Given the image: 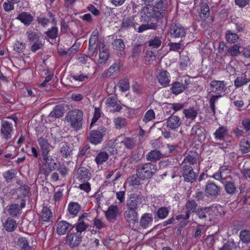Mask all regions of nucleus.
I'll return each instance as SVG.
<instances>
[{"instance_id":"69168bd1","label":"nucleus","mask_w":250,"mask_h":250,"mask_svg":"<svg viewBox=\"0 0 250 250\" xmlns=\"http://www.w3.org/2000/svg\"><path fill=\"white\" fill-rule=\"evenodd\" d=\"M189 59L187 56H181L179 60L180 68L181 70L186 69L189 64Z\"/></svg>"},{"instance_id":"49530a36","label":"nucleus","mask_w":250,"mask_h":250,"mask_svg":"<svg viewBox=\"0 0 250 250\" xmlns=\"http://www.w3.org/2000/svg\"><path fill=\"white\" fill-rule=\"evenodd\" d=\"M44 163L46 164L50 168L54 170L57 168V163L55 160L49 154L42 157Z\"/></svg>"},{"instance_id":"7ed1b4c3","label":"nucleus","mask_w":250,"mask_h":250,"mask_svg":"<svg viewBox=\"0 0 250 250\" xmlns=\"http://www.w3.org/2000/svg\"><path fill=\"white\" fill-rule=\"evenodd\" d=\"M156 171V166L151 162L140 164L136 167V173L143 180L151 179Z\"/></svg>"},{"instance_id":"412c9836","label":"nucleus","mask_w":250,"mask_h":250,"mask_svg":"<svg viewBox=\"0 0 250 250\" xmlns=\"http://www.w3.org/2000/svg\"><path fill=\"white\" fill-rule=\"evenodd\" d=\"M106 104L109 107L113 108V112H120L122 109V104L114 96L109 97L106 100Z\"/></svg>"},{"instance_id":"2eb2a0df","label":"nucleus","mask_w":250,"mask_h":250,"mask_svg":"<svg viewBox=\"0 0 250 250\" xmlns=\"http://www.w3.org/2000/svg\"><path fill=\"white\" fill-rule=\"evenodd\" d=\"M25 201H23L20 205L13 203L8 206L7 212L10 216L16 217L19 216L21 213V208L25 207Z\"/></svg>"},{"instance_id":"13d9d810","label":"nucleus","mask_w":250,"mask_h":250,"mask_svg":"<svg viewBox=\"0 0 250 250\" xmlns=\"http://www.w3.org/2000/svg\"><path fill=\"white\" fill-rule=\"evenodd\" d=\"M162 44V38L155 37L148 42V46L154 48H159Z\"/></svg>"},{"instance_id":"c85d7f7f","label":"nucleus","mask_w":250,"mask_h":250,"mask_svg":"<svg viewBox=\"0 0 250 250\" xmlns=\"http://www.w3.org/2000/svg\"><path fill=\"white\" fill-rule=\"evenodd\" d=\"M26 36L28 41L32 43L41 41L42 35L40 32L28 30L26 32Z\"/></svg>"},{"instance_id":"79ce46f5","label":"nucleus","mask_w":250,"mask_h":250,"mask_svg":"<svg viewBox=\"0 0 250 250\" xmlns=\"http://www.w3.org/2000/svg\"><path fill=\"white\" fill-rule=\"evenodd\" d=\"M185 207L186 208V212H188L190 215L191 213H194L196 211L197 207V204L193 199L188 200L187 201L185 204Z\"/></svg>"},{"instance_id":"2f4dec72","label":"nucleus","mask_w":250,"mask_h":250,"mask_svg":"<svg viewBox=\"0 0 250 250\" xmlns=\"http://www.w3.org/2000/svg\"><path fill=\"white\" fill-rule=\"evenodd\" d=\"M64 107L62 104L57 105L50 112L48 116V118H59L62 116L64 113Z\"/></svg>"},{"instance_id":"5701e85b","label":"nucleus","mask_w":250,"mask_h":250,"mask_svg":"<svg viewBox=\"0 0 250 250\" xmlns=\"http://www.w3.org/2000/svg\"><path fill=\"white\" fill-rule=\"evenodd\" d=\"M250 82V74L245 73L236 78L234 81V85L236 88H239L247 84Z\"/></svg>"},{"instance_id":"1a4fd4ad","label":"nucleus","mask_w":250,"mask_h":250,"mask_svg":"<svg viewBox=\"0 0 250 250\" xmlns=\"http://www.w3.org/2000/svg\"><path fill=\"white\" fill-rule=\"evenodd\" d=\"M38 142L40 146L42 157L49 154V152L53 149V146L49 143L46 136L43 135L38 138Z\"/></svg>"},{"instance_id":"f3484780","label":"nucleus","mask_w":250,"mask_h":250,"mask_svg":"<svg viewBox=\"0 0 250 250\" xmlns=\"http://www.w3.org/2000/svg\"><path fill=\"white\" fill-rule=\"evenodd\" d=\"M87 215V213H84L79 217L76 226V230L78 234L80 233L81 234L82 232L85 231L88 228L89 225L87 223L88 221Z\"/></svg>"},{"instance_id":"7c9ffc66","label":"nucleus","mask_w":250,"mask_h":250,"mask_svg":"<svg viewBox=\"0 0 250 250\" xmlns=\"http://www.w3.org/2000/svg\"><path fill=\"white\" fill-rule=\"evenodd\" d=\"M17 19L20 20L24 25L28 26L33 21V17L30 13L23 12L19 14Z\"/></svg>"},{"instance_id":"aec40b11","label":"nucleus","mask_w":250,"mask_h":250,"mask_svg":"<svg viewBox=\"0 0 250 250\" xmlns=\"http://www.w3.org/2000/svg\"><path fill=\"white\" fill-rule=\"evenodd\" d=\"M135 18L134 16L125 17L122 20L121 29L125 30L133 28L135 29L138 23L135 21Z\"/></svg>"},{"instance_id":"4468645a","label":"nucleus","mask_w":250,"mask_h":250,"mask_svg":"<svg viewBox=\"0 0 250 250\" xmlns=\"http://www.w3.org/2000/svg\"><path fill=\"white\" fill-rule=\"evenodd\" d=\"M104 132V129L102 128H99L97 130H91L88 137L89 142L94 145L100 144L103 140Z\"/></svg>"},{"instance_id":"dca6fc26","label":"nucleus","mask_w":250,"mask_h":250,"mask_svg":"<svg viewBox=\"0 0 250 250\" xmlns=\"http://www.w3.org/2000/svg\"><path fill=\"white\" fill-rule=\"evenodd\" d=\"M82 241V236L80 234L77 233H70L67 234L66 238V244L71 248L78 246Z\"/></svg>"},{"instance_id":"f8f14e48","label":"nucleus","mask_w":250,"mask_h":250,"mask_svg":"<svg viewBox=\"0 0 250 250\" xmlns=\"http://www.w3.org/2000/svg\"><path fill=\"white\" fill-rule=\"evenodd\" d=\"M142 197L136 193L131 194L126 201V206L128 208L137 210L142 204Z\"/></svg>"},{"instance_id":"0eeeda50","label":"nucleus","mask_w":250,"mask_h":250,"mask_svg":"<svg viewBox=\"0 0 250 250\" xmlns=\"http://www.w3.org/2000/svg\"><path fill=\"white\" fill-rule=\"evenodd\" d=\"M98 45L99 53L97 65L100 67L106 62L109 59L110 54L108 47L104 42H100Z\"/></svg>"},{"instance_id":"e2e57ef3","label":"nucleus","mask_w":250,"mask_h":250,"mask_svg":"<svg viewBox=\"0 0 250 250\" xmlns=\"http://www.w3.org/2000/svg\"><path fill=\"white\" fill-rule=\"evenodd\" d=\"M236 248V246L234 240L230 239L227 241L220 250H234Z\"/></svg>"},{"instance_id":"ddd939ff","label":"nucleus","mask_w":250,"mask_h":250,"mask_svg":"<svg viewBox=\"0 0 250 250\" xmlns=\"http://www.w3.org/2000/svg\"><path fill=\"white\" fill-rule=\"evenodd\" d=\"M193 168L191 166H182L181 172L185 182L192 183L195 180L196 175Z\"/></svg>"},{"instance_id":"58836bf2","label":"nucleus","mask_w":250,"mask_h":250,"mask_svg":"<svg viewBox=\"0 0 250 250\" xmlns=\"http://www.w3.org/2000/svg\"><path fill=\"white\" fill-rule=\"evenodd\" d=\"M205 131L204 128L200 125L199 123H196L191 128V135L194 137H200Z\"/></svg>"},{"instance_id":"5fc2aeb1","label":"nucleus","mask_w":250,"mask_h":250,"mask_svg":"<svg viewBox=\"0 0 250 250\" xmlns=\"http://www.w3.org/2000/svg\"><path fill=\"white\" fill-rule=\"evenodd\" d=\"M141 47L142 46L140 44L135 43L134 45L132 53V57L133 61L135 62L138 60L142 51Z\"/></svg>"},{"instance_id":"bb28decb","label":"nucleus","mask_w":250,"mask_h":250,"mask_svg":"<svg viewBox=\"0 0 250 250\" xmlns=\"http://www.w3.org/2000/svg\"><path fill=\"white\" fill-rule=\"evenodd\" d=\"M153 222L152 214L146 213L142 215L140 220V225L143 229L147 228Z\"/></svg>"},{"instance_id":"a19ab883","label":"nucleus","mask_w":250,"mask_h":250,"mask_svg":"<svg viewBox=\"0 0 250 250\" xmlns=\"http://www.w3.org/2000/svg\"><path fill=\"white\" fill-rule=\"evenodd\" d=\"M113 123L115 127L118 129H121L125 127L127 125V120L125 118L122 117H118L113 120Z\"/></svg>"},{"instance_id":"052dcab7","label":"nucleus","mask_w":250,"mask_h":250,"mask_svg":"<svg viewBox=\"0 0 250 250\" xmlns=\"http://www.w3.org/2000/svg\"><path fill=\"white\" fill-rule=\"evenodd\" d=\"M170 51H179L184 48V44L182 42H170L168 44Z\"/></svg>"},{"instance_id":"864d4df0","label":"nucleus","mask_w":250,"mask_h":250,"mask_svg":"<svg viewBox=\"0 0 250 250\" xmlns=\"http://www.w3.org/2000/svg\"><path fill=\"white\" fill-rule=\"evenodd\" d=\"M231 169V167L226 165H223L220 167L219 171H220L224 180L230 176Z\"/></svg>"},{"instance_id":"4d7b16f0","label":"nucleus","mask_w":250,"mask_h":250,"mask_svg":"<svg viewBox=\"0 0 250 250\" xmlns=\"http://www.w3.org/2000/svg\"><path fill=\"white\" fill-rule=\"evenodd\" d=\"M226 37L227 41L230 43H235L239 39L238 35L232 32L230 30H228L226 32Z\"/></svg>"},{"instance_id":"a211bd4d","label":"nucleus","mask_w":250,"mask_h":250,"mask_svg":"<svg viewBox=\"0 0 250 250\" xmlns=\"http://www.w3.org/2000/svg\"><path fill=\"white\" fill-rule=\"evenodd\" d=\"M73 228L74 226L72 224L62 220L57 222L56 231L59 235H64Z\"/></svg>"},{"instance_id":"423d86ee","label":"nucleus","mask_w":250,"mask_h":250,"mask_svg":"<svg viewBox=\"0 0 250 250\" xmlns=\"http://www.w3.org/2000/svg\"><path fill=\"white\" fill-rule=\"evenodd\" d=\"M14 131L13 124L7 121H2L0 129V136L4 140L10 139Z\"/></svg>"},{"instance_id":"774afa93","label":"nucleus","mask_w":250,"mask_h":250,"mask_svg":"<svg viewBox=\"0 0 250 250\" xmlns=\"http://www.w3.org/2000/svg\"><path fill=\"white\" fill-rule=\"evenodd\" d=\"M155 118V112L152 109H149L145 114L143 121L146 123L150 122Z\"/></svg>"},{"instance_id":"6e6552de","label":"nucleus","mask_w":250,"mask_h":250,"mask_svg":"<svg viewBox=\"0 0 250 250\" xmlns=\"http://www.w3.org/2000/svg\"><path fill=\"white\" fill-rule=\"evenodd\" d=\"M200 155L195 151H189L185 157L182 166H194L200 163Z\"/></svg>"},{"instance_id":"6ab92c4d","label":"nucleus","mask_w":250,"mask_h":250,"mask_svg":"<svg viewBox=\"0 0 250 250\" xmlns=\"http://www.w3.org/2000/svg\"><path fill=\"white\" fill-rule=\"evenodd\" d=\"M166 121L167 127L172 130L178 128L182 123L180 118L174 115H171L166 119Z\"/></svg>"},{"instance_id":"f257e3e1","label":"nucleus","mask_w":250,"mask_h":250,"mask_svg":"<svg viewBox=\"0 0 250 250\" xmlns=\"http://www.w3.org/2000/svg\"><path fill=\"white\" fill-rule=\"evenodd\" d=\"M167 6V0H158L155 2L152 9L147 7H144L141 12L142 20L148 21L151 18L162 19L165 15Z\"/></svg>"},{"instance_id":"de8ad7c7","label":"nucleus","mask_w":250,"mask_h":250,"mask_svg":"<svg viewBox=\"0 0 250 250\" xmlns=\"http://www.w3.org/2000/svg\"><path fill=\"white\" fill-rule=\"evenodd\" d=\"M52 217L51 210L47 207H43L42 209V219L44 222H49Z\"/></svg>"},{"instance_id":"8fccbe9b","label":"nucleus","mask_w":250,"mask_h":250,"mask_svg":"<svg viewBox=\"0 0 250 250\" xmlns=\"http://www.w3.org/2000/svg\"><path fill=\"white\" fill-rule=\"evenodd\" d=\"M224 188L225 191L229 194H234L236 192V187L232 182H226L224 184Z\"/></svg>"},{"instance_id":"e433bc0d","label":"nucleus","mask_w":250,"mask_h":250,"mask_svg":"<svg viewBox=\"0 0 250 250\" xmlns=\"http://www.w3.org/2000/svg\"><path fill=\"white\" fill-rule=\"evenodd\" d=\"M17 245L20 250H34L32 247L29 246V241L25 237H20L18 239Z\"/></svg>"},{"instance_id":"cd10ccee","label":"nucleus","mask_w":250,"mask_h":250,"mask_svg":"<svg viewBox=\"0 0 250 250\" xmlns=\"http://www.w3.org/2000/svg\"><path fill=\"white\" fill-rule=\"evenodd\" d=\"M90 178V173L87 168L84 167L79 168L77 171V179L80 182H85Z\"/></svg>"},{"instance_id":"39448f33","label":"nucleus","mask_w":250,"mask_h":250,"mask_svg":"<svg viewBox=\"0 0 250 250\" xmlns=\"http://www.w3.org/2000/svg\"><path fill=\"white\" fill-rule=\"evenodd\" d=\"M99 34L97 30L94 31L90 36L89 41V46L88 48V55L90 57H94L96 55V50L98 48V44L100 42H104L99 41Z\"/></svg>"},{"instance_id":"f704fd0d","label":"nucleus","mask_w":250,"mask_h":250,"mask_svg":"<svg viewBox=\"0 0 250 250\" xmlns=\"http://www.w3.org/2000/svg\"><path fill=\"white\" fill-rule=\"evenodd\" d=\"M109 155L106 152L101 151L96 156L95 161L98 166L102 165L107 161Z\"/></svg>"},{"instance_id":"c9c22d12","label":"nucleus","mask_w":250,"mask_h":250,"mask_svg":"<svg viewBox=\"0 0 250 250\" xmlns=\"http://www.w3.org/2000/svg\"><path fill=\"white\" fill-rule=\"evenodd\" d=\"M162 154L158 150H153L148 152L146 156V159L148 161L156 162L162 158Z\"/></svg>"},{"instance_id":"72a5a7b5","label":"nucleus","mask_w":250,"mask_h":250,"mask_svg":"<svg viewBox=\"0 0 250 250\" xmlns=\"http://www.w3.org/2000/svg\"><path fill=\"white\" fill-rule=\"evenodd\" d=\"M59 146L60 152L62 157L67 158L70 155L72 152V148L67 143L65 142H61Z\"/></svg>"},{"instance_id":"a18cd8bd","label":"nucleus","mask_w":250,"mask_h":250,"mask_svg":"<svg viewBox=\"0 0 250 250\" xmlns=\"http://www.w3.org/2000/svg\"><path fill=\"white\" fill-rule=\"evenodd\" d=\"M223 97V95H211L209 99V106L211 110V112L213 115H214L215 114V103L218 101L220 98Z\"/></svg>"},{"instance_id":"3c124183","label":"nucleus","mask_w":250,"mask_h":250,"mask_svg":"<svg viewBox=\"0 0 250 250\" xmlns=\"http://www.w3.org/2000/svg\"><path fill=\"white\" fill-rule=\"evenodd\" d=\"M141 180H142L141 178L136 173L130 176L127 181L130 186L134 187L138 186L141 184Z\"/></svg>"},{"instance_id":"6e6d98bb","label":"nucleus","mask_w":250,"mask_h":250,"mask_svg":"<svg viewBox=\"0 0 250 250\" xmlns=\"http://www.w3.org/2000/svg\"><path fill=\"white\" fill-rule=\"evenodd\" d=\"M240 240L245 243L250 242V230L243 229L240 232Z\"/></svg>"},{"instance_id":"20e7f679","label":"nucleus","mask_w":250,"mask_h":250,"mask_svg":"<svg viewBox=\"0 0 250 250\" xmlns=\"http://www.w3.org/2000/svg\"><path fill=\"white\" fill-rule=\"evenodd\" d=\"M209 87L210 92L223 96L228 91L229 87L224 81L213 80L209 83Z\"/></svg>"},{"instance_id":"473e14b6","label":"nucleus","mask_w":250,"mask_h":250,"mask_svg":"<svg viewBox=\"0 0 250 250\" xmlns=\"http://www.w3.org/2000/svg\"><path fill=\"white\" fill-rule=\"evenodd\" d=\"M198 110L194 106L189 107L188 108L183 110V114L185 117L188 119L194 121L198 115Z\"/></svg>"},{"instance_id":"09e8293b","label":"nucleus","mask_w":250,"mask_h":250,"mask_svg":"<svg viewBox=\"0 0 250 250\" xmlns=\"http://www.w3.org/2000/svg\"><path fill=\"white\" fill-rule=\"evenodd\" d=\"M211 208L210 207L202 208L198 209L195 212L200 219L206 220L208 214H209Z\"/></svg>"},{"instance_id":"37998d69","label":"nucleus","mask_w":250,"mask_h":250,"mask_svg":"<svg viewBox=\"0 0 250 250\" xmlns=\"http://www.w3.org/2000/svg\"><path fill=\"white\" fill-rule=\"evenodd\" d=\"M121 143L124 145L128 149H132L135 148L136 142L132 137H125Z\"/></svg>"},{"instance_id":"ea45409f","label":"nucleus","mask_w":250,"mask_h":250,"mask_svg":"<svg viewBox=\"0 0 250 250\" xmlns=\"http://www.w3.org/2000/svg\"><path fill=\"white\" fill-rule=\"evenodd\" d=\"M240 149L242 153H247L250 151V139L244 138L239 144Z\"/></svg>"},{"instance_id":"603ef678","label":"nucleus","mask_w":250,"mask_h":250,"mask_svg":"<svg viewBox=\"0 0 250 250\" xmlns=\"http://www.w3.org/2000/svg\"><path fill=\"white\" fill-rule=\"evenodd\" d=\"M114 48L121 52V54H124L125 44L122 39H116L113 42Z\"/></svg>"},{"instance_id":"bf43d9fd","label":"nucleus","mask_w":250,"mask_h":250,"mask_svg":"<svg viewBox=\"0 0 250 250\" xmlns=\"http://www.w3.org/2000/svg\"><path fill=\"white\" fill-rule=\"evenodd\" d=\"M53 170H54L50 168L45 163L42 165H39L40 173L41 174H43L45 177L48 176L49 175L50 173Z\"/></svg>"},{"instance_id":"4be33fe9","label":"nucleus","mask_w":250,"mask_h":250,"mask_svg":"<svg viewBox=\"0 0 250 250\" xmlns=\"http://www.w3.org/2000/svg\"><path fill=\"white\" fill-rule=\"evenodd\" d=\"M138 213L137 210L127 208V209L124 213L125 220L129 223L135 224L138 222Z\"/></svg>"},{"instance_id":"338daca9","label":"nucleus","mask_w":250,"mask_h":250,"mask_svg":"<svg viewBox=\"0 0 250 250\" xmlns=\"http://www.w3.org/2000/svg\"><path fill=\"white\" fill-rule=\"evenodd\" d=\"M119 87L122 91L124 92L129 89V82L127 79H124L119 82Z\"/></svg>"},{"instance_id":"9b49d317","label":"nucleus","mask_w":250,"mask_h":250,"mask_svg":"<svg viewBox=\"0 0 250 250\" xmlns=\"http://www.w3.org/2000/svg\"><path fill=\"white\" fill-rule=\"evenodd\" d=\"M169 33L173 38H182L185 36L186 29L180 23H173L170 26Z\"/></svg>"},{"instance_id":"680f3d73","label":"nucleus","mask_w":250,"mask_h":250,"mask_svg":"<svg viewBox=\"0 0 250 250\" xmlns=\"http://www.w3.org/2000/svg\"><path fill=\"white\" fill-rule=\"evenodd\" d=\"M155 60V56L154 53L147 50L145 56V63L146 64H150L153 62Z\"/></svg>"},{"instance_id":"0e129e2a","label":"nucleus","mask_w":250,"mask_h":250,"mask_svg":"<svg viewBox=\"0 0 250 250\" xmlns=\"http://www.w3.org/2000/svg\"><path fill=\"white\" fill-rule=\"evenodd\" d=\"M120 70V66L117 63H114L111 65L107 70L106 75L109 77L117 74Z\"/></svg>"},{"instance_id":"a878e982","label":"nucleus","mask_w":250,"mask_h":250,"mask_svg":"<svg viewBox=\"0 0 250 250\" xmlns=\"http://www.w3.org/2000/svg\"><path fill=\"white\" fill-rule=\"evenodd\" d=\"M159 83L163 86L166 87L170 83V75L166 70H162L160 72L157 76Z\"/></svg>"},{"instance_id":"393cba45","label":"nucleus","mask_w":250,"mask_h":250,"mask_svg":"<svg viewBox=\"0 0 250 250\" xmlns=\"http://www.w3.org/2000/svg\"><path fill=\"white\" fill-rule=\"evenodd\" d=\"M229 129L227 126H221L213 133L216 140H223L228 135Z\"/></svg>"},{"instance_id":"f03ea898","label":"nucleus","mask_w":250,"mask_h":250,"mask_svg":"<svg viewBox=\"0 0 250 250\" xmlns=\"http://www.w3.org/2000/svg\"><path fill=\"white\" fill-rule=\"evenodd\" d=\"M83 115L82 110L75 109L68 111L65 119L74 130L78 131L83 127Z\"/></svg>"},{"instance_id":"9d476101","label":"nucleus","mask_w":250,"mask_h":250,"mask_svg":"<svg viewBox=\"0 0 250 250\" xmlns=\"http://www.w3.org/2000/svg\"><path fill=\"white\" fill-rule=\"evenodd\" d=\"M221 188L215 183L208 182L205 188V193L209 198H216L220 193Z\"/></svg>"},{"instance_id":"4c0bfd02","label":"nucleus","mask_w":250,"mask_h":250,"mask_svg":"<svg viewBox=\"0 0 250 250\" xmlns=\"http://www.w3.org/2000/svg\"><path fill=\"white\" fill-rule=\"evenodd\" d=\"M81 206L77 202H70L68 206L67 210L69 213L75 217L81 210Z\"/></svg>"},{"instance_id":"c03bdc74","label":"nucleus","mask_w":250,"mask_h":250,"mask_svg":"<svg viewBox=\"0 0 250 250\" xmlns=\"http://www.w3.org/2000/svg\"><path fill=\"white\" fill-rule=\"evenodd\" d=\"M185 88V86L182 83L176 82L173 83L171 90L172 93L175 95H178L182 92Z\"/></svg>"},{"instance_id":"b1692460","label":"nucleus","mask_w":250,"mask_h":250,"mask_svg":"<svg viewBox=\"0 0 250 250\" xmlns=\"http://www.w3.org/2000/svg\"><path fill=\"white\" fill-rule=\"evenodd\" d=\"M119 214V209L116 205H112L104 212L106 218L109 221L115 220Z\"/></svg>"},{"instance_id":"c756f323","label":"nucleus","mask_w":250,"mask_h":250,"mask_svg":"<svg viewBox=\"0 0 250 250\" xmlns=\"http://www.w3.org/2000/svg\"><path fill=\"white\" fill-rule=\"evenodd\" d=\"M2 226L5 230L8 232H13L17 228V224L16 220L11 217H8L5 222L3 223Z\"/></svg>"}]
</instances>
